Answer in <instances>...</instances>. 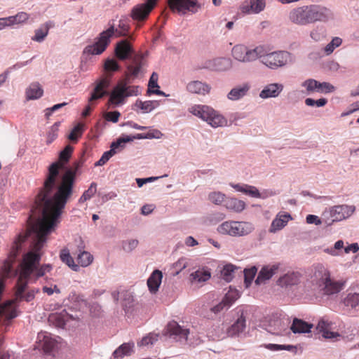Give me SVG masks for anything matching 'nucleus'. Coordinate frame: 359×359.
Instances as JSON below:
<instances>
[{
	"label": "nucleus",
	"instance_id": "obj_1",
	"mask_svg": "<svg viewBox=\"0 0 359 359\" xmlns=\"http://www.w3.org/2000/svg\"><path fill=\"white\" fill-rule=\"evenodd\" d=\"M72 152L73 147L67 145L60 151L59 161L52 163L48 168L43 187L36 198L37 205L42 208V218L39 224L55 228L62 210L73 194L76 172L82 166V161L76 162L75 170H68L56 187L60 170L69 161Z\"/></svg>",
	"mask_w": 359,
	"mask_h": 359
},
{
	"label": "nucleus",
	"instance_id": "obj_2",
	"mask_svg": "<svg viewBox=\"0 0 359 359\" xmlns=\"http://www.w3.org/2000/svg\"><path fill=\"white\" fill-rule=\"evenodd\" d=\"M41 220V219H38V221L32 226L20 232L13 242L8 258L4 262L1 266V273L3 278H8L11 275L13 271V264L29 237L32 239L30 245L31 250L29 252L32 250L33 245L36 241V233L37 232L38 225Z\"/></svg>",
	"mask_w": 359,
	"mask_h": 359
},
{
	"label": "nucleus",
	"instance_id": "obj_3",
	"mask_svg": "<svg viewBox=\"0 0 359 359\" xmlns=\"http://www.w3.org/2000/svg\"><path fill=\"white\" fill-rule=\"evenodd\" d=\"M328 9L318 5L312 4L297 7L288 15L290 21L298 25H306L317 21L327 19Z\"/></svg>",
	"mask_w": 359,
	"mask_h": 359
},
{
	"label": "nucleus",
	"instance_id": "obj_4",
	"mask_svg": "<svg viewBox=\"0 0 359 359\" xmlns=\"http://www.w3.org/2000/svg\"><path fill=\"white\" fill-rule=\"evenodd\" d=\"M129 29V25L126 21L120 20L118 28L115 29L114 25H111L107 29L102 31L93 45H88L85 48L84 53L90 55L102 54L109 45L111 39L114 36L116 37L126 36Z\"/></svg>",
	"mask_w": 359,
	"mask_h": 359
},
{
	"label": "nucleus",
	"instance_id": "obj_5",
	"mask_svg": "<svg viewBox=\"0 0 359 359\" xmlns=\"http://www.w3.org/2000/svg\"><path fill=\"white\" fill-rule=\"evenodd\" d=\"M313 281L319 290L325 295H333L340 292L345 287L346 280H335L331 273L324 265L318 264L315 266Z\"/></svg>",
	"mask_w": 359,
	"mask_h": 359
},
{
	"label": "nucleus",
	"instance_id": "obj_6",
	"mask_svg": "<svg viewBox=\"0 0 359 359\" xmlns=\"http://www.w3.org/2000/svg\"><path fill=\"white\" fill-rule=\"evenodd\" d=\"M188 111L193 115L207 122L213 128L222 127L226 125V119L210 106L194 104L191 106Z\"/></svg>",
	"mask_w": 359,
	"mask_h": 359
},
{
	"label": "nucleus",
	"instance_id": "obj_7",
	"mask_svg": "<svg viewBox=\"0 0 359 359\" xmlns=\"http://www.w3.org/2000/svg\"><path fill=\"white\" fill-rule=\"evenodd\" d=\"M110 84L109 79L107 77H102L95 82V87L88 98V104L86 107L85 109L82 112L83 117L88 116L92 110L90 104H93L94 102L102 98L105 95H108L107 88Z\"/></svg>",
	"mask_w": 359,
	"mask_h": 359
},
{
	"label": "nucleus",
	"instance_id": "obj_8",
	"mask_svg": "<svg viewBox=\"0 0 359 359\" xmlns=\"http://www.w3.org/2000/svg\"><path fill=\"white\" fill-rule=\"evenodd\" d=\"M355 211L354 206L346 205H335L325 210L323 215L325 219V222L328 225H331L334 222H339L350 217Z\"/></svg>",
	"mask_w": 359,
	"mask_h": 359
},
{
	"label": "nucleus",
	"instance_id": "obj_9",
	"mask_svg": "<svg viewBox=\"0 0 359 359\" xmlns=\"http://www.w3.org/2000/svg\"><path fill=\"white\" fill-rule=\"evenodd\" d=\"M289 57V53L285 51H276L266 53L263 47V54L262 55H259L258 57L262 58V63L269 68L276 69L286 65Z\"/></svg>",
	"mask_w": 359,
	"mask_h": 359
},
{
	"label": "nucleus",
	"instance_id": "obj_10",
	"mask_svg": "<svg viewBox=\"0 0 359 359\" xmlns=\"http://www.w3.org/2000/svg\"><path fill=\"white\" fill-rule=\"evenodd\" d=\"M263 54V46H257L254 49H248L243 45H236L232 49L233 57L243 62H251Z\"/></svg>",
	"mask_w": 359,
	"mask_h": 359
},
{
	"label": "nucleus",
	"instance_id": "obj_11",
	"mask_svg": "<svg viewBox=\"0 0 359 359\" xmlns=\"http://www.w3.org/2000/svg\"><path fill=\"white\" fill-rule=\"evenodd\" d=\"M156 4V3L154 1H150L149 0H147L144 4H137L133 8L130 17L134 20L143 21L147 18Z\"/></svg>",
	"mask_w": 359,
	"mask_h": 359
},
{
	"label": "nucleus",
	"instance_id": "obj_12",
	"mask_svg": "<svg viewBox=\"0 0 359 359\" xmlns=\"http://www.w3.org/2000/svg\"><path fill=\"white\" fill-rule=\"evenodd\" d=\"M168 6L172 11H191L196 13L200 6L197 0H168Z\"/></svg>",
	"mask_w": 359,
	"mask_h": 359
},
{
	"label": "nucleus",
	"instance_id": "obj_13",
	"mask_svg": "<svg viewBox=\"0 0 359 359\" xmlns=\"http://www.w3.org/2000/svg\"><path fill=\"white\" fill-rule=\"evenodd\" d=\"M125 83L119 81L110 94L109 102L114 106L123 104L127 97Z\"/></svg>",
	"mask_w": 359,
	"mask_h": 359
},
{
	"label": "nucleus",
	"instance_id": "obj_14",
	"mask_svg": "<svg viewBox=\"0 0 359 359\" xmlns=\"http://www.w3.org/2000/svg\"><path fill=\"white\" fill-rule=\"evenodd\" d=\"M333 323L326 317L320 319L316 326V329L323 333V337L325 339H334L339 337V334L336 332H332Z\"/></svg>",
	"mask_w": 359,
	"mask_h": 359
},
{
	"label": "nucleus",
	"instance_id": "obj_15",
	"mask_svg": "<svg viewBox=\"0 0 359 359\" xmlns=\"http://www.w3.org/2000/svg\"><path fill=\"white\" fill-rule=\"evenodd\" d=\"M133 52L132 45L128 40H121L116 44L114 53L120 60L128 59Z\"/></svg>",
	"mask_w": 359,
	"mask_h": 359
},
{
	"label": "nucleus",
	"instance_id": "obj_16",
	"mask_svg": "<svg viewBox=\"0 0 359 359\" xmlns=\"http://www.w3.org/2000/svg\"><path fill=\"white\" fill-rule=\"evenodd\" d=\"M210 277L211 273L209 270L199 269L190 274L189 281L191 285L201 287L205 282L208 280Z\"/></svg>",
	"mask_w": 359,
	"mask_h": 359
},
{
	"label": "nucleus",
	"instance_id": "obj_17",
	"mask_svg": "<svg viewBox=\"0 0 359 359\" xmlns=\"http://www.w3.org/2000/svg\"><path fill=\"white\" fill-rule=\"evenodd\" d=\"M292 219L291 215L287 212H279L272 221L269 231L276 233L284 228L288 222Z\"/></svg>",
	"mask_w": 359,
	"mask_h": 359
},
{
	"label": "nucleus",
	"instance_id": "obj_18",
	"mask_svg": "<svg viewBox=\"0 0 359 359\" xmlns=\"http://www.w3.org/2000/svg\"><path fill=\"white\" fill-rule=\"evenodd\" d=\"M231 186L233 188H234L236 191L242 192L252 198H265L266 197H267V195H265L264 193H260L259 191L254 186L240 184H231Z\"/></svg>",
	"mask_w": 359,
	"mask_h": 359
},
{
	"label": "nucleus",
	"instance_id": "obj_19",
	"mask_svg": "<svg viewBox=\"0 0 359 359\" xmlns=\"http://www.w3.org/2000/svg\"><path fill=\"white\" fill-rule=\"evenodd\" d=\"M250 89V85L248 83H243L233 88L227 95L230 100H238L245 96Z\"/></svg>",
	"mask_w": 359,
	"mask_h": 359
},
{
	"label": "nucleus",
	"instance_id": "obj_20",
	"mask_svg": "<svg viewBox=\"0 0 359 359\" xmlns=\"http://www.w3.org/2000/svg\"><path fill=\"white\" fill-rule=\"evenodd\" d=\"M283 90L280 83H270L266 85L260 92L259 96L263 98L276 97Z\"/></svg>",
	"mask_w": 359,
	"mask_h": 359
},
{
	"label": "nucleus",
	"instance_id": "obj_21",
	"mask_svg": "<svg viewBox=\"0 0 359 359\" xmlns=\"http://www.w3.org/2000/svg\"><path fill=\"white\" fill-rule=\"evenodd\" d=\"M313 327V324L309 323L302 319L294 318L291 325L290 330L294 334L309 333Z\"/></svg>",
	"mask_w": 359,
	"mask_h": 359
},
{
	"label": "nucleus",
	"instance_id": "obj_22",
	"mask_svg": "<svg viewBox=\"0 0 359 359\" xmlns=\"http://www.w3.org/2000/svg\"><path fill=\"white\" fill-rule=\"evenodd\" d=\"M167 330L170 336H176L179 337L180 339L187 340L189 330L188 329H183L176 322L172 321L168 323Z\"/></svg>",
	"mask_w": 359,
	"mask_h": 359
},
{
	"label": "nucleus",
	"instance_id": "obj_23",
	"mask_svg": "<svg viewBox=\"0 0 359 359\" xmlns=\"http://www.w3.org/2000/svg\"><path fill=\"white\" fill-rule=\"evenodd\" d=\"M163 278V273L161 271L154 270L147 280V285L149 291L155 294L159 288Z\"/></svg>",
	"mask_w": 359,
	"mask_h": 359
},
{
	"label": "nucleus",
	"instance_id": "obj_24",
	"mask_svg": "<svg viewBox=\"0 0 359 359\" xmlns=\"http://www.w3.org/2000/svg\"><path fill=\"white\" fill-rule=\"evenodd\" d=\"M187 90L191 93L205 95L210 92V87L201 81H193L187 84Z\"/></svg>",
	"mask_w": 359,
	"mask_h": 359
},
{
	"label": "nucleus",
	"instance_id": "obj_25",
	"mask_svg": "<svg viewBox=\"0 0 359 359\" xmlns=\"http://www.w3.org/2000/svg\"><path fill=\"white\" fill-rule=\"evenodd\" d=\"M278 266L277 265L265 266L259 271L255 283L259 285L265 280L270 279L277 271Z\"/></svg>",
	"mask_w": 359,
	"mask_h": 359
},
{
	"label": "nucleus",
	"instance_id": "obj_26",
	"mask_svg": "<svg viewBox=\"0 0 359 359\" xmlns=\"http://www.w3.org/2000/svg\"><path fill=\"white\" fill-rule=\"evenodd\" d=\"M54 26L55 24L52 21H48L43 24L40 27L34 31V35L32 37V40L37 42H42L47 36L49 29Z\"/></svg>",
	"mask_w": 359,
	"mask_h": 359
},
{
	"label": "nucleus",
	"instance_id": "obj_27",
	"mask_svg": "<svg viewBox=\"0 0 359 359\" xmlns=\"http://www.w3.org/2000/svg\"><path fill=\"white\" fill-rule=\"evenodd\" d=\"M128 140H127V141ZM126 142V140L120 139L117 142H113L111 145V149L107 151H105L102 154V156L100 158V160L97 161L95 163V166H102V165H104L110 159V158H111L116 153V149L118 148L121 143H124Z\"/></svg>",
	"mask_w": 359,
	"mask_h": 359
},
{
	"label": "nucleus",
	"instance_id": "obj_28",
	"mask_svg": "<svg viewBox=\"0 0 359 359\" xmlns=\"http://www.w3.org/2000/svg\"><path fill=\"white\" fill-rule=\"evenodd\" d=\"M237 225L234 226L233 236H243L250 233L254 226L252 223L248 222L236 221Z\"/></svg>",
	"mask_w": 359,
	"mask_h": 359
},
{
	"label": "nucleus",
	"instance_id": "obj_29",
	"mask_svg": "<svg viewBox=\"0 0 359 359\" xmlns=\"http://www.w3.org/2000/svg\"><path fill=\"white\" fill-rule=\"evenodd\" d=\"M299 277L298 273H287L278 279V284L281 287L295 285L299 283Z\"/></svg>",
	"mask_w": 359,
	"mask_h": 359
},
{
	"label": "nucleus",
	"instance_id": "obj_30",
	"mask_svg": "<svg viewBox=\"0 0 359 359\" xmlns=\"http://www.w3.org/2000/svg\"><path fill=\"white\" fill-rule=\"evenodd\" d=\"M245 328V318L241 315L240 318L227 330V334L230 337L238 335Z\"/></svg>",
	"mask_w": 359,
	"mask_h": 359
},
{
	"label": "nucleus",
	"instance_id": "obj_31",
	"mask_svg": "<svg viewBox=\"0 0 359 359\" xmlns=\"http://www.w3.org/2000/svg\"><path fill=\"white\" fill-rule=\"evenodd\" d=\"M43 90L39 83H32L26 90V97L27 100H36L40 98Z\"/></svg>",
	"mask_w": 359,
	"mask_h": 359
},
{
	"label": "nucleus",
	"instance_id": "obj_32",
	"mask_svg": "<svg viewBox=\"0 0 359 359\" xmlns=\"http://www.w3.org/2000/svg\"><path fill=\"white\" fill-rule=\"evenodd\" d=\"M40 340H42V348L46 353L52 351L57 346V341L50 334H40L38 336Z\"/></svg>",
	"mask_w": 359,
	"mask_h": 359
},
{
	"label": "nucleus",
	"instance_id": "obj_33",
	"mask_svg": "<svg viewBox=\"0 0 359 359\" xmlns=\"http://www.w3.org/2000/svg\"><path fill=\"white\" fill-rule=\"evenodd\" d=\"M60 258L63 263L66 264L73 271H78L79 270V266L75 264L67 248H64L60 250Z\"/></svg>",
	"mask_w": 359,
	"mask_h": 359
},
{
	"label": "nucleus",
	"instance_id": "obj_34",
	"mask_svg": "<svg viewBox=\"0 0 359 359\" xmlns=\"http://www.w3.org/2000/svg\"><path fill=\"white\" fill-rule=\"evenodd\" d=\"M265 8L264 0H250L249 5L243 7V11L247 13H259Z\"/></svg>",
	"mask_w": 359,
	"mask_h": 359
},
{
	"label": "nucleus",
	"instance_id": "obj_35",
	"mask_svg": "<svg viewBox=\"0 0 359 359\" xmlns=\"http://www.w3.org/2000/svg\"><path fill=\"white\" fill-rule=\"evenodd\" d=\"M134 348V343H124L121 345L113 353L117 358H122L125 355H130Z\"/></svg>",
	"mask_w": 359,
	"mask_h": 359
},
{
	"label": "nucleus",
	"instance_id": "obj_36",
	"mask_svg": "<svg viewBox=\"0 0 359 359\" xmlns=\"http://www.w3.org/2000/svg\"><path fill=\"white\" fill-rule=\"evenodd\" d=\"M83 248L84 247L82 246L81 249H79V253L78 254L76 259L80 266L86 267L93 262V257L90 252L83 250Z\"/></svg>",
	"mask_w": 359,
	"mask_h": 359
},
{
	"label": "nucleus",
	"instance_id": "obj_37",
	"mask_svg": "<svg viewBox=\"0 0 359 359\" xmlns=\"http://www.w3.org/2000/svg\"><path fill=\"white\" fill-rule=\"evenodd\" d=\"M236 225H237L236 221H226L217 226V231L220 234L233 236L234 226Z\"/></svg>",
	"mask_w": 359,
	"mask_h": 359
},
{
	"label": "nucleus",
	"instance_id": "obj_38",
	"mask_svg": "<svg viewBox=\"0 0 359 359\" xmlns=\"http://www.w3.org/2000/svg\"><path fill=\"white\" fill-rule=\"evenodd\" d=\"M225 206L227 209L239 212L245 209V203L241 200L231 198L226 201Z\"/></svg>",
	"mask_w": 359,
	"mask_h": 359
},
{
	"label": "nucleus",
	"instance_id": "obj_39",
	"mask_svg": "<svg viewBox=\"0 0 359 359\" xmlns=\"http://www.w3.org/2000/svg\"><path fill=\"white\" fill-rule=\"evenodd\" d=\"M135 106L140 109L143 113H148L158 106V102L156 100H147L144 102L137 100Z\"/></svg>",
	"mask_w": 359,
	"mask_h": 359
},
{
	"label": "nucleus",
	"instance_id": "obj_40",
	"mask_svg": "<svg viewBox=\"0 0 359 359\" xmlns=\"http://www.w3.org/2000/svg\"><path fill=\"white\" fill-rule=\"evenodd\" d=\"M29 18V14L25 12H20L15 15L7 18V21L10 23L11 26L13 25H18L26 22Z\"/></svg>",
	"mask_w": 359,
	"mask_h": 359
},
{
	"label": "nucleus",
	"instance_id": "obj_41",
	"mask_svg": "<svg viewBox=\"0 0 359 359\" xmlns=\"http://www.w3.org/2000/svg\"><path fill=\"white\" fill-rule=\"evenodd\" d=\"M214 69L216 71H225L231 66V62L227 58H217L214 60Z\"/></svg>",
	"mask_w": 359,
	"mask_h": 359
},
{
	"label": "nucleus",
	"instance_id": "obj_42",
	"mask_svg": "<svg viewBox=\"0 0 359 359\" xmlns=\"http://www.w3.org/2000/svg\"><path fill=\"white\" fill-rule=\"evenodd\" d=\"M97 191V184L92 182L89 188L83 192L80 198L79 199V203H84L88 200H90Z\"/></svg>",
	"mask_w": 359,
	"mask_h": 359
},
{
	"label": "nucleus",
	"instance_id": "obj_43",
	"mask_svg": "<svg viewBox=\"0 0 359 359\" xmlns=\"http://www.w3.org/2000/svg\"><path fill=\"white\" fill-rule=\"evenodd\" d=\"M346 306L355 308L359 304V293H349L344 299Z\"/></svg>",
	"mask_w": 359,
	"mask_h": 359
},
{
	"label": "nucleus",
	"instance_id": "obj_44",
	"mask_svg": "<svg viewBox=\"0 0 359 359\" xmlns=\"http://www.w3.org/2000/svg\"><path fill=\"white\" fill-rule=\"evenodd\" d=\"M257 271V269L255 266H252L250 269L244 270V282L246 287H248L252 283Z\"/></svg>",
	"mask_w": 359,
	"mask_h": 359
},
{
	"label": "nucleus",
	"instance_id": "obj_45",
	"mask_svg": "<svg viewBox=\"0 0 359 359\" xmlns=\"http://www.w3.org/2000/svg\"><path fill=\"white\" fill-rule=\"evenodd\" d=\"M239 296L238 290L230 289L223 298L224 302L227 304V308H229L233 303L239 298Z\"/></svg>",
	"mask_w": 359,
	"mask_h": 359
},
{
	"label": "nucleus",
	"instance_id": "obj_46",
	"mask_svg": "<svg viewBox=\"0 0 359 359\" xmlns=\"http://www.w3.org/2000/svg\"><path fill=\"white\" fill-rule=\"evenodd\" d=\"M121 82H123L125 83V87L126 88L125 93L126 94L127 97L130 96H136L139 94V88L135 86H128L129 79L126 78L123 80L120 81Z\"/></svg>",
	"mask_w": 359,
	"mask_h": 359
},
{
	"label": "nucleus",
	"instance_id": "obj_47",
	"mask_svg": "<svg viewBox=\"0 0 359 359\" xmlns=\"http://www.w3.org/2000/svg\"><path fill=\"white\" fill-rule=\"evenodd\" d=\"M302 86L306 88L309 93L318 92V81L313 79L306 80L302 83Z\"/></svg>",
	"mask_w": 359,
	"mask_h": 359
},
{
	"label": "nucleus",
	"instance_id": "obj_48",
	"mask_svg": "<svg viewBox=\"0 0 359 359\" xmlns=\"http://www.w3.org/2000/svg\"><path fill=\"white\" fill-rule=\"evenodd\" d=\"M83 125L82 123H78L69 133L68 138L71 141L76 142L79 137L81 136L83 133Z\"/></svg>",
	"mask_w": 359,
	"mask_h": 359
},
{
	"label": "nucleus",
	"instance_id": "obj_49",
	"mask_svg": "<svg viewBox=\"0 0 359 359\" xmlns=\"http://www.w3.org/2000/svg\"><path fill=\"white\" fill-rule=\"evenodd\" d=\"M226 198L225 194L219 192V191H215L212 192L209 194L208 198L209 200L214 204L219 205L222 202L224 201V199Z\"/></svg>",
	"mask_w": 359,
	"mask_h": 359
},
{
	"label": "nucleus",
	"instance_id": "obj_50",
	"mask_svg": "<svg viewBox=\"0 0 359 359\" xmlns=\"http://www.w3.org/2000/svg\"><path fill=\"white\" fill-rule=\"evenodd\" d=\"M342 40L339 37H334L325 48V52L327 55L331 54L334 50L341 44Z\"/></svg>",
	"mask_w": 359,
	"mask_h": 359
},
{
	"label": "nucleus",
	"instance_id": "obj_51",
	"mask_svg": "<svg viewBox=\"0 0 359 359\" xmlns=\"http://www.w3.org/2000/svg\"><path fill=\"white\" fill-rule=\"evenodd\" d=\"M189 265V260L186 257L180 258L175 263L173 264V268L176 271V273L178 274L183 269L187 268Z\"/></svg>",
	"mask_w": 359,
	"mask_h": 359
},
{
	"label": "nucleus",
	"instance_id": "obj_52",
	"mask_svg": "<svg viewBox=\"0 0 359 359\" xmlns=\"http://www.w3.org/2000/svg\"><path fill=\"white\" fill-rule=\"evenodd\" d=\"M158 339V334L154 333H150L147 336L142 338L140 342L138 343L139 346H147L149 344H153Z\"/></svg>",
	"mask_w": 359,
	"mask_h": 359
},
{
	"label": "nucleus",
	"instance_id": "obj_53",
	"mask_svg": "<svg viewBox=\"0 0 359 359\" xmlns=\"http://www.w3.org/2000/svg\"><path fill=\"white\" fill-rule=\"evenodd\" d=\"M142 68V64L141 62H137L135 65H129L128 67V74L127 77L128 78L130 76L136 77L139 73L140 72Z\"/></svg>",
	"mask_w": 359,
	"mask_h": 359
},
{
	"label": "nucleus",
	"instance_id": "obj_54",
	"mask_svg": "<svg viewBox=\"0 0 359 359\" xmlns=\"http://www.w3.org/2000/svg\"><path fill=\"white\" fill-rule=\"evenodd\" d=\"M318 93H332L334 90V87L332 84L327 82L320 83L318 81Z\"/></svg>",
	"mask_w": 359,
	"mask_h": 359
},
{
	"label": "nucleus",
	"instance_id": "obj_55",
	"mask_svg": "<svg viewBox=\"0 0 359 359\" xmlns=\"http://www.w3.org/2000/svg\"><path fill=\"white\" fill-rule=\"evenodd\" d=\"M327 103V100L325 98H320L318 100H314L312 98H306L305 100V104L307 106L313 107L316 106L318 107H323Z\"/></svg>",
	"mask_w": 359,
	"mask_h": 359
},
{
	"label": "nucleus",
	"instance_id": "obj_56",
	"mask_svg": "<svg viewBox=\"0 0 359 359\" xmlns=\"http://www.w3.org/2000/svg\"><path fill=\"white\" fill-rule=\"evenodd\" d=\"M265 347L271 351H280V350H287L292 351L294 348V347L292 345H279L274 344H269L265 346Z\"/></svg>",
	"mask_w": 359,
	"mask_h": 359
},
{
	"label": "nucleus",
	"instance_id": "obj_57",
	"mask_svg": "<svg viewBox=\"0 0 359 359\" xmlns=\"http://www.w3.org/2000/svg\"><path fill=\"white\" fill-rule=\"evenodd\" d=\"M138 241L136 239H131L123 243V248L126 252H131L138 245Z\"/></svg>",
	"mask_w": 359,
	"mask_h": 359
},
{
	"label": "nucleus",
	"instance_id": "obj_58",
	"mask_svg": "<svg viewBox=\"0 0 359 359\" xmlns=\"http://www.w3.org/2000/svg\"><path fill=\"white\" fill-rule=\"evenodd\" d=\"M236 268L232 264H227L226 265L222 271V273L224 276V278L229 281L231 279V273L234 271Z\"/></svg>",
	"mask_w": 359,
	"mask_h": 359
},
{
	"label": "nucleus",
	"instance_id": "obj_59",
	"mask_svg": "<svg viewBox=\"0 0 359 359\" xmlns=\"http://www.w3.org/2000/svg\"><path fill=\"white\" fill-rule=\"evenodd\" d=\"M119 65L117 62L113 59H108L105 61L104 63V69L106 71H112L115 72L118 70Z\"/></svg>",
	"mask_w": 359,
	"mask_h": 359
},
{
	"label": "nucleus",
	"instance_id": "obj_60",
	"mask_svg": "<svg viewBox=\"0 0 359 359\" xmlns=\"http://www.w3.org/2000/svg\"><path fill=\"white\" fill-rule=\"evenodd\" d=\"M121 116V114L118 111H109L105 114L104 118L108 121H111L113 123H117L118 121V118Z\"/></svg>",
	"mask_w": 359,
	"mask_h": 359
},
{
	"label": "nucleus",
	"instance_id": "obj_61",
	"mask_svg": "<svg viewBox=\"0 0 359 359\" xmlns=\"http://www.w3.org/2000/svg\"><path fill=\"white\" fill-rule=\"evenodd\" d=\"M155 88H159L158 85V74L154 72L149 79L147 93Z\"/></svg>",
	"mask_w": 359,
	"mask_h": 359
},
{
	"label": "nucleus",
	"instance_id": "obj_62",
	"mask_svg": "<svg viewBox=\"0 0 359 359\" xmlns=\"http://www.w3.org/2000/svg\"><path fill=\"white\" fill-rule=\"evenodd\" d=\"M310 36L316 41H320L324 37V31L322 28H316L311 32Z\"/></svg>",
	"mask_w": 359,
	"mask_h": 359
},
{
	"label": "nucleus",
	"instance_id": "obj_63",
	"mask_svg": "<svg viewBox=\"0 0 359 359\" xmlns=\"http://www.w3.org/2000/svg\"><path fill=\"white\" fill-rule=\"evenodd\" d=\"M67 104V102H62V103H60V104H55L54 106H53L50 108L46 109V114H45L47 118H48L53 111H55L58 110L59 109L62 108L64 106H66Z\"/></svg>",
	"mask_w": 359,
	"mask_h": 359
},
{
	"label": "nucleus",
	"instance_id": "obj_64",
	"mask_svg": "<svg viewBox=\"0 0 359 359\" xmlns=\"http://www.w3.org/2000/svg\"><path fill=\"white\" fill-rule=\"evenodd\" d=\"M306 220L308 224H315L316 225L321 224V220L319 219V217L313 215H308Z\"/></svg>",
	"mask_w": 359,
	"mask_h": 359
}]
</instances>
